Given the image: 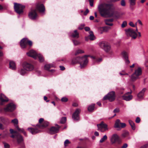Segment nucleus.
Wrapping results in <instances>:
<instances>
[{"mask_svg": "<svg viewBox=\"0 0 148 148\" xmlns=\"http://www.w3.org/2000/svg\"><path fill=\"white\" fill-rule=\"evenodd\" d=\"M146 90V89L145 88H144L139 93H138L137 95V97L139 99H141L143 97Z\"/></svg>", "mask_w": 148, "mask_h": 148, "instance_id": "nucleus-27", "label": "nucleus"}, {"mask_svg": "<svg viewBox=\"0 0 148 148\" xmlns=\"http://www.w3.org/2000/svg\"><path fill=\"white\" fill-rule=\"evenodd\" d=\"M121 4L123 6H125V2L124 0H121Z\"/></svg>", "mask_w": 148, "mask_h": 148, "instance_id": "nucleus-47", "label": "nucleus"}, {"mask_svg": "<svg viewBox=\"0 0 148 148\" xmlns=\"http://www.w3.org/2000/svg\"><path fill=\"white\" fill-rule=\"evenodd\" d=\"M116 96L114 91H111L108 93L103 98L104 100H108L109 101L112 102L114 101L116 98Z\"/></svg>", "mask_w": 148, "mask_h": 148, "instance_id": "nucleus-8", "label": "nucleus"}, {"mask_svg": "<svg viewBox=\"0 0 148 148\" xmlns=\"http://www.w3.org/2000/svg\"><path fill=\"white\" fill-rule=\"evenodd\" d=\"M148 147V144H146L143 146H141L140 148H147Z\"/></svg>", "mask_w": 148, "mask_h": 148, "instance_id": "nucleus-56", "label": "nucleus"}, {"mask_svg": "<svg viewBox=\"0 0 148 148\" xmlns=\"http://www.w3.org/2000/svg\"><path fill=\"white\" fill-rule=\"evenodd\" d=\"M11 122L14 124L15 127L18 132L23 133L25 136H27L26 133L24 131V129H23L20 128L18 126V121L17 119H15L12 120L11 121Z\"/></svg>", "mask_w": 148, "mask_h": 148, "instance_id": "nucleus-15", "label": "nucleus"}, {"mask_svg": "<svg viewBox=\"0 0 148 148\" xmlns=\"http://www.w3.org/2000/svg\"><path fill=\"white\" fill-rule=\"evenodd\" d=\"M112 5L111 4L102 3L98 6V10L100 15L103 17H112L114 14L112 10Z\"/></svg>", "mask_w": 148, "mask_h": 148, "instance_id": "nucleus-1", "label": "nucleus"}, {"mask_svg": "<svg viewBox=\"0 0 148 148\" xmlns=\"http://www.w3.org/2000/svg\"><path fill=\"white\" fill-rule=\"evenodd\" d=\"M91 58L97 62H100L102 60V59L100 58H98L96 56H92Z\"/></svg>", "mask_w": 148, "mask_h": 148, "instance_id": "nucleus-34", "label": "nucleus"}, {"mask_svg": "<svg viewBox=\"0 0 148 148\" xmlns=\"http://www.w3.org/2000/svg\"><path fill=\"white\" fill-rule=\"evenodd\" d=\"M28 56L32 57L36 59L38 57L40 62H42L44 61V58L40 54H37L34 51L31 50L27 53Z\"/></svg>", "mask_w": 148, "mask_h": 148, "instance_id": "nucleus-4", "label": "nucleus"}, {"mask_svg": "<svg viewBox=\"0 0 148 148\" xmlns=\"http://www.w3.org/2000/svg\"><path fill=\"white\" fill-rule=\"evenodd\" d=\"M35 10L39 12L43 13L45 11V8L42 4L38 3L36 5Z\"/></svg>", "mask_w": 148, "mask_h": 148, "instance_id": "nucleus-18", "label": "nucleus"}, {"mask_svg": "<svg viewBox=\"0 0 148 148\" xmlns=\"http://www.w3.org/2000/svg\"><path fill=\"white\" fill-rule=\"evenodd\" d=\"M7 119L3 117H0V121L3 123H5V122H7Z\"/></svg>", "mask_w": 148, "mask_h": 148, "instance_id": "nucleus-39", "label": "nucleus"}, {"mask_svg": "<svg viewBox=\"0 0 148 148\" xmlns=\"http://www.w3.org/2000/svg\"><path fill=\"white\" fill-rule=\"evenodd\" d=\"M89 56L84 55L82 57H77L73 58L72 61L73 64L79 63L80 64L81 69L85 68L87 65L88 61V57Z\"/></svg>", "mask_w": 148, "mask_h": 148, "instance_id": "nucleus-3", "label": "nucleus"}, {"mask_svg": "<svg viewBox=\"0 0 148 148\" xmlns=\"http://www.w3.org/2000/svg\"><path fill=\"white\" fill-rule=\"evenodd\" d=\"M32 41L26 38H23L20 42V46L23 49L26 48L29 49L32 47Z\"/></svg>", "mask_w": 148, "mask_h": 148, "instance_id": "nucleus-5", "label": "nucleus"}, {"mask_svg": "<svg viewBox=\"0 0 148 148\" xmlns=\"http://www.w3.org/2000/svg\"><path fill=\"white\" fill-rule=\"evenodd\" d=\"M119 109L116 108L114 109L113 111L114 113H117L119 112Z\"/></svg>", "mask_w": 148, "mask_h": 148, "instance_id": "nucleus-60", "label": "nucleus"}, {"mask_svg": "<svg viewBox=\"0 0 148 148\" xmlns=\"http://www.w3.org/2000/svg\"><path fill=\"white\" fill-rule=\"evenodd\" d=\"M132 93V91L126 93L122 96L123 99L126 101H129L132 98V95H130Z\"/></svg>", "mask_w": 148, "mask_h": 148, "instance_id": "nucleus-23", "label": "nucleus"}, {"mask_svg": "<svg viewBox=\"0 0 148 148\" xmlns=\"http://www.w3.org/2000/svg\"><path fill=\"white\" fill-rule=\"evenodd\" d=\"M107 139V137L106 135H105L101 138L100 140V143H102L105 140H106Z\"/></svg>", "mask_w": 148, "mask_h": 148, "instance_id": "nucleus-37", "label": "nucleus"}, {"mask_svg": "<svg viewBox=\"0 0 148 148\" xmlns=\"http://www.w3.org/2000/svg\"><path fill=\"white\" fill-rule=\"evenodd\" d=\"M28 16L29 18L32 20H35L38 16V14L36 12V10H33L29 12Z\"/></svg>", "mask_w": 148, "mask_h": 148, "instance_id": "nucleus-20", "label": "nucleus"}, {"mask_svg": "<svg viewBox=\"0 0 148 148\" xmlns=\"http://www.w3.org/2000/svg\"><path fill=\"white\" fill-rule=\"evenodd\" d=\"M14 8L15 11L18 14H20L23 12V10L25 6L19 3H14Z\"/></svg>", "mask_w": 148, "mask_h": 148, "instance_id": "nucleus-10", "label": "nucleus"}, {"mask_svg": "<svg viewBox=\"0 0 148 148\" xmlns=\"http://www.w3.org/2000/svg\"><path fill=\"white\" fill-rule=\"evenodd\" d=\"M140 118L139 117H137L135 121L137 123H139L140 122Z\"/></svg>", "mask_w": 148, "mask_h": 148, "instance_id": "nucleus-50", "label": "nucleus"}, {"mask_svg": "<svg viewBox=\"0 0 148 148\" xmlns=\"http://www.w3.org/2000/svg\"><path fill=\"white\" fill-rule=\"evenodd\" d=\"M56 126L57 127L53 126L51 127L49 131L50 134H52L58 132L60 127L58 125Z\"/></svg>", "mask_w": 148, "mask_h": 148, "instance_id": "nucleus-22", "label": "nucleus"}, {"mask_svg": "<svg viewBox=\"0 0 148 148\" xmlns=\"http://www.w3.org/2000/svg\"><path fill=\"white\" fill-rule=\"evenodd\" d=\"M39 123L36 125L35 128H28V130L33 134H35L39 133L40 131L39 129H43L48 126L49 123L46 121H44L43 119L41 118L39 120Z\"/></svg>", "mask_w": 148, "mask_h": 148, "instance_id": "nucleus-2", "label": "nucleus"}, {"mask_svg": "<svg viewBox=\"0 0 148 148\" xmlns=\"http://www.w3.org/2000/svg\"><path fill=\"white\" fill-rule=\"evenodd\" d=\"M73 41L75 45H78L80 44L79 42L76 40H73Z\"/></svg>", "mask_w": 148, "mask_h": 148, "instance_id": "nucleus-43", "label": "nucleus"}, {"mask_svg": "<svg viewBox=\"0 0 148 148\" xmlns=\"http://www.w3.org/2000/svg\"><path fill=\"white\" fill-rule=\"evenodd\" d=\"M122 54L125 60V63L127 64H129L130 63V62L128 59V56L127 53L124 51L122 52Z\"/></svg>", "mask_w": 148, "mask_h": 148, "instance_id": "nucleus-25", "label": "nucleus"}, {"mask_svg": "<svg viewBox=\"0 0 148 148\" xmlns=\"http://www.w3.org/2000/svg\"><path fill=\"white\" fill-rule=\"evenodd\" d=\"M73 106L74 107H77L78 106V104L77 103H74L73 104Z\"/></svg>", "mask_w": 148, "mask_h": 148, "instance_id": "nucleus-63", "label": "nucleus"}, {"mask_svg": "<svg viewBox=\"0 0 148 148\" xmlns=\"http://www.w3.org/2000/svg\"><path fill=\"white\" fill-rule=\"evenodd\" d=\"M44 99L45 101H46V102H49V100H47V97L45 96L44 97Z\"/></svg>", "mask_w": 148, "mask_h": 148, "instance_id": "nucleus-61", "label": "nucleus"}, {"mask_svg": "<svg viewBox=\"0 0 148 148\" xmlns=\"http://www.w3.org/2000/svg\"><path fill=\"white\" fill-rule=\"evenodd\" d=\"M81 110L79 108L77 109L73 113L72 116L73 119L75 121H78L79 120V114Z\"/></svg>", "mask_w": 148, "mask_h": 148, "instance_id": "nucleus-17", "label": "nucleus"}, {"mask_svg": "<svg viewBox=\"0 0 148 148\" xmlns=\"http://www.w3.org/2000/svg\"><path fill=\"white\" fill-rule=\"evenodd\" d=\"M128 134V132H125L123 133L122 134V136L123 138H125L127 136Z\"/></svg>", "mask_w": 148, "mask_h": 148, "instance_id": "nucleus-45", "label": "nucleus"}, {"mask_svg": "<svg viewBox=\"0 0 148 148\" xmlns=\"http://www.w3.org/2000/svg\"><path fill=\"white\" fill-rule=\"evenodd\" d=\"M16 108V105L13 103H11L8 104L5 108L0 109V111L2 112L4 110L5 112H12Z\"/></svg>", "mask_w": 148, "mask_h": 148, "instance_id": "nucleus-9", "label": "nucleus"}, {"mask_svg": "<svg viewBox=\"0 0 148 148\" xmlns=\"http://www.w3.org/2000/svg\"><path fill=\"white\" fill-rule=\"evenodd\" d=\"M84 53V51L82 50L79 49L77 50L75 53V55H77L79 53Z\"/></svg>", "mask_w": 148, "mask_h": 148, "instance_id": "nucleus-38", "label": "nucleus"}, {"mask_svg": "<svg viewBox=\"0 0 148 148\" xmlns=\"http://www.w3.org/2000/svg\"><path fill=\"white\" fill-rule=\"evenodd\" d=\"M89 35L85 37V39L86 41H88L89 40H93L95 39V37L94 35L93 32L92 31L89 32Z\"/></svg>", "mask_w": 148, "mask_h": 148, "instance_id": "nucleus-24", "label": "nucleus"}, {"mask_svg": "<svg viewBox=\"0 0 148 148\" xmlns=\"http://www.w3.org/2000/svg\"><path fill=\"white\" fill-rule=\"evenodd\" d=\"M58 61H62L65 63L66 62V58H63L61 60H58Z\"/></svg>", "mask_w": 148, "mask_h": 148, "instance_id": "nucleus-51", "label": "nucleus"}, {"mask_svg": "<svg viewBox=\"0 0 148 148\" xmlns=\"http://www.w3.org/2000/svg\"><path fill=\"white\" fill-rule=\"evenodd\" d=\"M84 29L86 31H87V32L89 31H90V28L89 27H85L84 28Z\"/></svg>", "mask_w": 148, "mask_h": 148, "instance_id": "nucleus-55", "label": "nucleus"}, {"mask_svg": "<svg viewBox=\"0 0 148 148\" xmlns=\"http://www.w3.org/2000/svg\"><path fill=\"white\" fill-rule=\"evenodd\" d=\"M95 18H99V16L98 15L96 12H95Z\"/></svg>", "mask_w": 148, "mask_h": 148, "instance_id": "nucleus-58", "label": "nucleus"}, {"mask_svg": "<svg viewBox=\"0 0 148 148\" xmlns=\"http://www.w3.org/2000/svg\"><path fill=\"white\" fill-rule=\"evenodd\" d=\"M100 47L103 49L106 52H109L111 50V47L107 42L102 41L99 43Z\"/></svg>", "mask_w": 148, "mask_h": 148, "instance_id": "nucleus-11", "label": "nucleus"}, {"mask_svg": "<svg viewBox=\"0 0 148 148\" xmlns=\"http://www.w3.org/2000/svg\"><path fill=\"white\" fill-rule=\"evenodd\" d=\"M136 0H129L130 4V7L132 9H133V6L135 5Z\"/></svg>", "mask_w": 148, "mask_h": 148, "instance_id": "nucleus-31", "label": "nucleus"}, {"mask_svg": "<svg viewBox=\"0 0 148 148\" xmlns=\"http://www.w3.org/2000/svg\"><path fill=\"white\" fill-rule=\"evenodd\" d=\"M95 104H91L88 106V110L89 111L92 112V111L95 108Z\"/></svg>", "mask_w": 148, "mask_h": 148, "instance_id": "nucleus-33", "label": "nucleus"}, {"mask_svg": "<svg viewBox=\"0 0 148 148\" xmlns=\"http://www.w3.org/2000/svg\"><path fill=\"white\" fill-rule=\"evenodd\" d=\"M114 19L113 18H109L105 19L104 21L106 25L110 26H112L113 25L112 23Z\"/></svg>", "mask_w": 148, "mask_h": 148, "instance_id": "nucleus-26", "label": "nucleus"}, {"mask_svg": "<svg viewBox=\"0 0 148 148\" xmlns=\"http://www.w3.org/2000/svg\"><path fill=\"white\" fill-rule=\"evenodd\" d=\"M111 143L113 144L116 142L118 144H120L121 143V140L119 136L116 134H113L112 136L110 139Z\"/></svg>", "mask_w": 148, "mask_h": 148, "instance_id": "nucleus-13", "label": "nucleus"}, {"mask_svg": "<svg viewBox=\"0 0 148 148\" xmlns=\"http://www.w3.org/2000/svg\"><path fill=\"white\" fill-rule=\"evenodd\" d=\"M52 66V65L50 64H47L45 65L44 66L45 69L51 72H53L54 71V70H49V69Z\"/></svg>", "mask_w": 148, "mask_h": 148, "instance_id": "nucleus-28", "label": "nucleus"}, {"mask_svg": "<svg viewBox=\"0 0 148 148\" xmlns=\"http://www.w3.org/2000/svg\"><path fill=\"white\" fill-rule=\"evenodd\" d=\"M126 126L125 123L120 122V120L117 119L115 122L114 127L116 128H123Z\"/></svg>", "mask_w": 148, "mask_h": 148, "instance_id": "nucleus-19", "label": "nucleus"}, {"mask_svg": "<svg viewBox=\"0 0 148 148\" xmlns=\"http://www.w3.org/2000/svg\"><path fill=\"white\" fill-rule=\"evenodd\" d=\"M129 123L131 126L132 129L133 130H135V126L134 123L131 120L129 121Z\"/></svg>", "mask_w": 148, "mask_h": 148, "instance_id": "nucleus-32", "label": "nucleus"}, {"mask_svg": "<svg viewBox=\"0 0 148 148\" xmlns=\"http://www.w3.org/2000/svg\"><path fill=\"white\" fill-rule=\"evenodd\" d=\"M90 4L91 6H93V0H89Z\"/></svg>", "mask_w": 148, "mask_h": 148, "instance_id": "nucleus-52", "label": "nucleus"}, {"mask_svg": "<svg viewBox=\"0 0 148 148\" xmlns=\"http://www.w3.org/2000/svg\"><path fill=\"white\" fill-rule=\"evenodd\" d=\"M0 104L3 105L8 101V99L3 93H1L0 97Z\"/></svg>", "mask_w": 148, "mask_h": 148, "instance_id": "nucleus-21", "label": "nucleus"}, {"mask_svg": "<svg viewBox=\"0 0 148 148\" xmlns=\"http://www.w3.org/2000/svg\"><path fill=\"white\" fill-rule=\"evenodd\" d=\"M110 27H109L105 26L102 28L103 30L104 31H107L109 29Z\"/></svg>", "mask_w": 148, "mask_h": 148, "instance_id": "nucleus-42", "label": "nucleus"}, {"mask_svg": "<svg viewBox=\"0 0 148 148\" xmlns=\"http://www.w3.org/2000/svg\"><path fill=\"white\" fill-rule=\"evenodd\" d=\"M10 68L12 70H15L16 69V65L15 63L13 61H10L9 63Z\"/></svg>", "mask_w": 148, "mask_h": 148, "instance_id": "nucleus-30", "label": "nucleus"}, {"mask_svg": "<svg viewBox=\"0 0 148 148\" xmlns=\"http://www.w3.org/2000/svg\"><path fill=\"white\" fill-rule=\"evenodd\" d=\"M4 126L1 123H0V129L3 130L4 129Z\"/></svg>", "mask_w": 148, "mask_h": 148, "instance_id": "nucleus-57", "label": "nucleus"}, {"mask_svg": "<svg viewBox=\"0 0 148 148\" xmlns=\"http://www.w3.org/2000/svg\"><path fill=\"white\" fill-rule=\"evenodd\" d=\"M127 36H131L133 38L135 39L138 36L139 37L141 36L140 33L138 32V34L132 28H129L125 30Z\"/></svg>", "mask_w": 148, "mask_h": 148, "instance_id": "nucleus-7", "label": "nucleus"}, {"mask_svg": "<svg viewBox=\"0 0 148 148\" xmlns=\"http://www.w3.org/2000/svg\"><path fill=\"white\" fill-rule=\"evenodd\" d=\"M129 25L133 27H136V25L133 23V22L131 21L129 23Z\"/></svg>", "mask_w": 148, "mask_h": 148, "instance_id": "nucleus-49", "label": "nucleus"}, {"mask_svg": "<svg viewBox=\"0 0 148 148\" xmlns=\"http://www.w3.org/2000/svg\"><path fill=\"white\" fill-rule=\"evenodd\" d=\"M4 146L5 148H9L10 147V145L8 143H3Z\"/></svg>", "mask_w": 148, "mask_h": 148, "instance_id": "nucleus-48", "label": "nucleus"}, {"mask_svg": "<svg viewBox=\"0 0 148 148\" xmlns=\"http://www.w3.org/2000/svg\"><path fill=\"white\" fill-rule=\"evenodd\" d=\"M89 12V10L88 9H87L86 10V11L84 12V15H86Z\"/></svg>", "mask_w": 148, "mask_h": 148, "instance_id": "nucleus-53", "label": "nucleus"}, {"mask_svg": "<svg viewBox=\"0 0 148 148\" xmlns=\"http://www.w3.org/2000/svg\"><path fill=\"white\" fill-rule=\"evenodd\" d=\"M27 70H25V69L23 68V69H21L20 71V73L21 75H23L27 73Z\"/></svg>", "mask_w": 148, "mask_h": 148, "instance_id": "nucleus-35", "label": "nucleus"}, {"mask_svg": "<svg viewBox=\"0 0 148 148\" xmlns=\"http://www.w3.org/2000/svg\"><path fill=\"white\" fill-rule=\"evenodd\" d=\"M128 146V145L127 143H124L121 147V148H126Z\"/></svg>", "mask_w": 148, "mask_h": 148, "instance_id": "nucleus-54", "label": "nucleus"}, {"mask_svg": "<svg viewBox=\"0 0 148 148\" xmlns=\"http://www.w3.org/2000/svg\"><path fill=\"white\" fill-rule=\"evenodd\" d=\"M23 67L28 71H31L34 69L33 65L30 63L24 62L23 64Z\"/></svg>", "mask_w": 148, "mask_h": 148, "instance_id": "nucleus-16", "label": "nucleus"}, {"mask_svg": "<svg viewBox=\"0 0 148 148\" xmlns=\"http://www.w3.org/2000/svg\"><path fill=\"white\" fill-rule=\"evenodd\" d=\"M94 135L96 136H99V133L97 132H95L94 133Z\"/></svg>", "mask_w": 148, "mask_h": 148, "instance_id": "nucleus-64", "label": "nucleus"}, {"mask_svg": "<svg viewBox=\"0 0 148 148\" xmlns=\"http://www.w3.org/2000/svg\"><path fill=\"white\" fill-rule=\"evenodd\" d=\"M127 25V22L125 21H124L121 25V27L122 28H124Z\"/></svg>", "mask_w": 148, "mask_h": 148, "instance_id": "nucleus-44", "label": "nucleus"}, {"mask_svg": "<svg viewBox=\"0 0 148 148\" xmlns=\"http://www.w3.org/2000/svg\"><path fill=\"white\" fill-rule=\"evenodd\" d=\"M10 131L11 134H15L16 138L18 144L20 143L23 141V136L17 132L14 131L12 129H10Z\"/></svg>", "mask_w": 148, "mask_h": 148, "instance_id": "nucleus-12", "label": "nucleus"}, {"mask_svg": "<svg viewBox=\"0 0 148 148\" xmlns=\"http://www.w3.org/2000/svg\"><path fill=\"white\" fill-rule=\"evenodd\" d=\"M85 26L84 24H81L78 27V29L79 30H82L83 29Z\"/></svg>", "mask_w": 148, "mask_h": 148, "instance_id": "nucleus-46", "label": "nucleus"}, {"mask_svg": "<svg viewBox=\"0 0 148 148\" xmlns=\"http://www.w3.org/2000/svg\"><path fill=\"white\" fill-rule=\"evenodd\" d=\"M137 22H138V23L140 25H141L142 26L143 25V24L142 23V22L140 20L138 19V20Z\"/></svg>", "mask_w": 148, "mask_h": 148, "instance_id": "nucleus-62", "label": "nucleus"}, {"mask_svg": "<svg viewBox=\"0 0 148 148\" xmlns=\"http://www.w3.org/2000/svg\"><path fill=\"white\" fill-rule=\"evenodd\" d=\"M71 142L69 141V140L66 139L65 140V141L64 142V145L65 147H66Z\"/></svg>", "mask_w": 148, "mask_h": 148, "instance_id": "nucleus-41", "label": "nucleus"}, {"mask_svg": "<svg viewBox=\"0 0 148 148\" xmlns=\"http://www.w3.org/2000/svg\"><path fill=\"white\" fill-rule=\"evenodd\" d=\"M71 36L73 38H78L79 37V33L77 30L74 31L71 34Z\"/></svg>", "mask_w": 148, "mask_h": 148, "instance_id": "nucleus-29", "label": "nucleus"}, {"mask_svg": "<svg viewBox=\"0 0 148 148\" xmlns=\"http://www.w3.org/2000/svg\"><path fill=\"white\" fill-rule=\"evenodd\" d=\"M142 71L140 67H138L137 69L135 70L134 72L132 75L131 80L132 82H134L139 78V76L142 74Z\"/></svg>", "mask_w": 148, "mask_h": 148, "instance_id": "nucleus-6", "label": "nucleus"}, {"mask_svg": "<svg viewBox=\"0 0 148 148\" xmlns=\"http://www.w3.org/2000/svg\"><path fill=\"white\" fill-rule=\"evenodd\" d=\"M68 100V99L66 97H63L61 99V101L64 102H67Z\"/></svg>", "mask_w": 148, "mask_h": 148, "instance_id": "nucleus-40", "label": "nucleus"}, {"mask_svg": "<svg viewBox=\"0 0 148 148\" xmlns=\"http://www.w3.org/2000/svg\"><path fill=\"white\" fill-rule=\"evenodd\" d=\"M66 121V117H62L60 121V123L61 124L64 123Z\"/></svg>", "mask_w": 148, "mask_h": 148, "instance_id": "nucleus-36", "label": "nucleus"}, {"mask_svg": "<svg viewBox=\"0 0 148 148\" xmlns=\"http://www.w3.org/2000/svg\"><path fill=\"white\" fill-rule=\"evenodd\" d=\"M60 69L62 71H64L65 69V67L63 66H60Z\"/></svg>", "mask_w": 148, "mask_h": 148, "instance_id": "nucleus-59", "label": "nucleus"}, {"mask_svg": "<svg viewBox=\"0 0 148 148\" xmlns=\"http://www.w3.org/2000/svg\"><path fill=\"white\" fill-rule=\"evenodd\" d=\"M98 127V130H99L101 132H103L106 130H108V125L104 123L103 121L101 122V123L98 124L97 125Z\"/></svg>", "mask_w": 148, "mask_h": 148, "instance_id": "nucleus-14", "label": "nucleus"}]
</instances>
